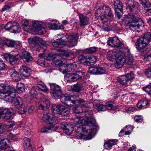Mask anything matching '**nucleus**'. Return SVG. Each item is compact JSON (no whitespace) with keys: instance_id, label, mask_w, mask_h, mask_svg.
Masks as SVG:
<instances>
[{"instance_id":"obj_1","label":"nucleus","mask_w":151,"mask_h":151,"mask_svg":"<svg viewBox=\"0 0 151 151\" xmlns=\"http://www.w3.org/2000/svg\"><path fill=\"white\" fill-rule=\"evenodd\" d=\"M96 122L93 118L83 116L79 118V120L75 124V129L77 133L82 132L87 137L90 136L91 139L96 133L98 127L96 125Z\"/></svg>"},{"instance_id":"obj_2","label":"nucleus","mask_w":151,"mask_h":151,"mask_svg":"<svg viewBox=\"0 0 151 151\" xmlns=\"http://www.w3.org/2000/svg\"><path fill=\"white\" fill-rule=\"evenodd\" d=\"M57 38L59 41L65 42L66 45L69 47H71L76 45L78 36L77 33H73L68 35L66 34H58L57 35Z\"/></svg>"},{"instance_id":"obj_3","label":"nucleus","mask_w":151,"mask_h":151,"mask_svg":"<svg viewBox=\"0 0 151 151\" xmlns=\"http://www.w3.org/2000/svg\"><path fill=\"white\" fill-rule=\"evenodd\" d=\"M29 45L33 47H36L38 51L45 52L48 45V43L42 38L38 37H31L28 39Z\"/></svg>"},{"instance_id":"obj_4","label":"nucleus","mask_w":151,"mask_h":151,"mask_svg":"<svg viewBox=\"0 0 151 151\" xmlns=\"http://www.w3.org/2000/svg\"><path fill=\"white\" fill-rule=\"evenodd\" d=\"M122 22L129 27L130 30H133L132 28H134L136 27V23L138 22V25H144L143 21L137 17L134 16L133 14H129L125 15L122 19Z\"/></svg>"},{"instance_id":"obj_5","label":"nucleus","mask_w":151,"mask_h":151,"mask_svg":"<svg viewBox=\"0 0 151 151\" xmlns=\"http://www.w3.org/2000/svg\"><path fill=\"white\" fill-rule=\"evenodd\" d=\"M97 11L98 12H100L99 20L104 24L107 22L110 18L113 17L111 9L107 6H101L97 9Z\"/></svg>"},{"instance_id":"obj_6","label":"nucleus","mask_w":151,"mask_h":151,"mask_svg":"<svg viewBox=\"0 0 151 151\" xmlns=\"http://www.w3.org/2000/svg\"><path fill=\"white\" fill-rule=\"evenodd\" d=\"M151 40V34L150 32L145 33L144 35L137 40L135 45L136 48L141 50L144 49Z\"/></svg>"},{"instance_id":"obj_7","label":"nucleus","mask_w":151,"mask_h":151,"mask_svg":"<svg viewBox=\"0 0 151 151\" xmlns=\"http://www.w3.org/2000/svg\"><path fill=\"white\" fill-rule=\"evenodd\" d=\"M13 91L10 94L9 96L8 95L5 96V98H7L6 101L12 103V105L16 108H20L22 105V99L20 97H15L16 96V91L15 89L14 90L12 88Z\"/></svg>"},{"instance_id":"obj_8","label":"nucleus","mask_w":151,"mask_h":151,"mask_svg":"<svg viewBox=\"0 0 151 151\" xmlns=\"http://www.w3.org/2000/svg\"><path fill=\"white\" fill-rule=\"evenodd\" d=\"M4 58L10 64L14 65L20 58V55L17 51H12L9 53L5 54Z\"/></svg>"},{"instance_id":"obj_9","label":"nucleus","mask_w":151,"mask_h":151,"mask_svg":"<svg viewBox=\"0 0 151 151\" xmlns=\"http://www.w3.org/2000/svg\"><path fill=\"white\" fill-rule=\"evenodd\" d=\"M51 96L55 99L59 98L62 93L60 87L54 83L50 84Z\"/></svg>"},{"instance_id":"obj_10","label":"nucleus","mask_w":151,"mask_h":151,"mask_svg":"<svg viewBox=\"0 0 151 151\" xmlns=\"http://www.w3.org/2000/svg\"><path fill=\"white\" fill-rule=\"evenodd\" d=\"M4 27L7 31L14 33H19L21 30L19 24L15 22H9Z\"/></svg>"},{"instance_id":"obj_11","label":"nucleus","mask_w":151,"mask_h":151,"mask_svg":"<svg viewBox=\"0 0 151 151\" xmlns=\"http://www.w3.org/2000/svg\"><path fill=\"white\" fill-rule=\"evenodd\" d=\"M134 77V74L132 73H127L126 75H122L118 78V82L122 86L125 85L126 86L130 80Z\"/></svg>"},{"instance_id":"obj_12","label":"nucleus","mask_w":151,"mask_h":151,"mask_svg":"<svg viewBox=\"0 0 151 151\" xmlns=\"http://www.w3.org/2000/svg\"><path fill=\"white\" fill-rule=\"evenodd\" d=\"M107 44L111 47H116L119 49L122 48L124 47V44L120 42L116 36L109 38L107 41Z\"/></svg>"},{"instance_id":"obj_13","label":"nucleus","mask_w":151,"mask_h":151,"mask_svg":"<svg viewBox=\"0 0 151 151\" xmlns=\"http://www.w3.org/2000/svg\"><path fill=\"white\" fill-rule=\"evenodd\" d=\"M73 98H74V96L65 94V95L62 94L59 98L63 104L71 107L73 106L75 104V101L71 99Z\"/></svg>"},{"instance_id":"obj_14","label":"nucleus","mask_w":151,"mask_h":151,"mask_svg":"<svg viewBox=\"0 0 151 151\" xmlns=\"http://www.w3.org/2000/svg\"><path fill=\"white\" fill-rule=\"evenodd\" d=\"M115 60V66L116 68H119L122 67L125 62L126 56L124 53L119 52L117 53Z\"/></svg>"},{"instance_id":"obj_15","label":"nucleus","mask_w":151,"mask_h":151,"mask_svg":"<svg viewBox=\"0 0 151 151\" xmlns=\"http://www.w3.org/2000/svg\"><path fill=\"white\" fill-rule=\"evenodd\" d=\"M53 114H51L48 113H45L42 117V120L44 122L47 123L48 124H53L55 125L57 122V120L55 116H54Z\"/></svg>"},{"instance_id":"obj_16","label":"nucleus","mask_w":151,"mask_h":151,"mask_svg":"<svg viewBox=\"0 0 151 151\" xmlns=\"http://www.w3.org/2000/svg\"><path fill=\"white\" fill-rule=\"evenodd\" d=\"M114 8L116 16L120 18L122 14L123 5L119 0H114Z\"/></svg>"},{"instance_id":"obj_17","label":"nucleus","mask_w":151,"mask_h":151,"mask_svg":"<svg viewBox=\"0 0 151 151\" xmlns=\"http://www.w3.org/2000/svg\"><path fill=\"white\" fill-rule=\"evenodd\" d=\"M143 6V10L146 15H151V4L149 0H139Z\"/></svg>"},{"instance_id":"obj_18","label":"nucleus","mask_w":151,"mask_h":151,"mask_svg":"<svg viewBox=\"0 0 151 151\" xmlns=\"http://www.w3.org/2000/svg\"><path fill=\"white\" fill-rule=\"evenodd\" d=\"M12 88L14 90L15 89L14 88L12 87L11 88H8L6 86L2 84H0V94L1 96H3L5 100L7 99V98H5V96H9L10 94L13 91L12 90Z\"/></svg>"},{"instance_id":"obj_19","label":"nucleus","mask_w":151,"mask_h":151,"mask_svg":"<svg viewBox=\"0 0 151 151\" xmlns=\"http://www.w3.org/2000/svg\"><path fill=\"white\" fill-rule=\"evenodd\" d=\"M84 73H83L81 71H76L75 73L67 74L66 76L69 79L68 80L75 81L81 78L82 77L84 76Z\"/></svg>"},{"instance_id":"obj_20","label":"nucleus","mask_w":151,"mask_h":151,"mask_svg":"<svg viewBox=\"0 0 151 151\" xmlns=\"http://www.w3.org/2000/svg\"><path fill=\"white\" fill-rule=\"evenodd\" d=\"M32 26L35 31L38 32L39 34L42 35L46 32L45 28L42 26V23L41 22H34Z\"/></svg>"},{"instance_id":"obj_21","label":"nucleus","mask_w":151,"mask_h":151,"mask_svg":"<svg viewBox=\"0 0 151 151\" xmlns=\"http://www.w3.org/2000/svg\"><path fill=\"white\" fill-rule=\"evenodd\" d=\"M4 136L3 134L0 135V149L4 150L9 147L11 145V141L8 139H2V138Z\"/></svg>"},{"instance_id":"obj_22","label":"nucleus","mask_w":151,"mask_h":151,"mask_svg":"<svg viewBox=\"0 0 151 151\" xmlns=\"http://www.w3.org/2000/svg\"><path fill=\"white\" fill-rule=\"evenodd\" d=\"M61 127L63 129L64 132L68 135L70 134L73 130V126L69 123H66L62 124Z\"/></svg>"},{"instance_id":"obj_23","label":"nucleus","mask_w":151,"mask_h":151,"mask_svg":"<svg viewBox=\"0 0 151 151\" xmlns=\"http://www.w3.org/2000/svg\"><path fill=\"white\" fill-rule=\"evenodd\" d=\"M7 72L8 74L10 75L13 80L16 81H18L20 80L21 77V75L14 69H10Z\"/></svg>"},{"instance_id":"obj_24","label":"nucleus","mask_w":151,"mask_h":151,"mask_svg":"<svg viewBox=\"0 0 151 151\" xmlns=\"http://www.w3.org/2000/svg\"><path fill=\"white\" fill-rule=\"evenodd\" d=\"M3 42L4 45L11 47H16L20 44V43L19 41H15L13 40L9 39L4 40L3 41Z\"/></svg>"},{"instance_id":"obj_25","label":"nucleus","mask_w":151,"mask_h":151,"mask_svg":"<svg viewBox=\"0 0 151 151\" xmlns=\"http://www.w3.org/2000/svg\"><path fill=\"white\" fill-rule=\"evenodd\" d=\"M39 109L40 110H44L49 108L50 102L48 99L45 98H42L41 99Z\"/></svg>"},{"instance_id":"obj_26","label":"nucleus","mask_w":151,"mask_h":151,"mask_svg":"<svg viewBox=\"0 0 151 151\" xmlns=\"http://www.w3.org/2000/svg\"><path fill=\"white\" fill-rule=\"evenodd\" d=\"M21 58L26 64H30L33 60V58L30 54L26 51L22 52Z\"/></svg>"},{"instance_id":"obj_27","label":"nucleus","mask_w":151,"mask_h":151,"mask_svg":"<svg viewBox=\"0 0 151 151\" xmlns=\"http://www.w3.org/2000/svg\"><path fill=\"white\" fill-rule=\"evenodd\" d=\"M0 114H4V119L5 120H8L12 116V113L8 108H0Z\"/></svg>"},{"instance_id":"obj_28","label":"nucleus","mask_w":151,"mask_h":151,"mask_svg":"<svg viewBox=\"0 0 151 151\" xmlns=\"http://www.w3.org/2000/svg\"><path fill=\"white\" fill-rule=\"evenodd\" d=\"M74 67V65L71 63L69 64H65L63 68H60L59 69V71L64 74L68 72L71 71Z\"/></svg>"},{"instance_id":"obj_29","label":"nucleus","mask_w":151,"mask_h":151,"mask_svg":"<svg viewBox=\"0 0 151 151\" xmlns=\"http://www.w3.org/2000/svg\"><path fill=\"white\" fill-rule=\"evenodd\" d=\"M74 101H75V104L76 103L80 104V106H82L85 107L89 108V105L91 104L90 102L84 101L83 99L79 98L77 96H74Z\"/></svg>"},{"instance_id":"obj_30","label":"nucleus","mask_w":151,"mask_h":151,"mask_svg":"<svg viewBox=\"0 0 151 151\" xmlns=\"http://www.w3.org/2000/svg\"><path fill=\"white\" fill-rule=\"evenodd\" d=\"M19 72L24 76L26 77L30 76L31 70L26 65H22L20 68Z\"/></svg>"},{"instance_id":"obj_31","label":"nucleus","mask_w":151,"mask_h":151,"mask_svg":"<svg viewBox=\"0 0 151 151\" xmlns=\"http://www.w3.org/2000/svg\"><path fill=\"white\" fill-rule=\"evenodd\" d=\"M32 139L31 138L25 137L24 138L23 143L25 151H32L31 146V142Z\"/></svg>"},{"instance_id":"obj_32","label":"nucleus","mask_w":151,"mask_h":151,"mask_svg":"<svg viewBox=\"0 0 151 151\" xmlns=\"http://www.w3.org/2000/svg\"><path fill=\"white\" fill-rule=\"evenodd\" d=\"M64 106L60 104L53 105L52 107L51 111L52 114H55L57 113L60 114L63 109H64Z\"/></svg>"},{"instance_id":"obj_33","label":"nucleus","mask_w":151,"mask_h":151,"mask_svg":"<svg viewBox=\"0 0 151 151\" xmlns=\"http://www.w3.org/2000/svg\"><path fill=\"white\" fill-rule=\"evenodd\" d=\"M60 56H65L68 60H71L73 58L74 56L70 51L63 50L60 52L59 54Z\"/></svg>"},{"instance_id":"obj_34","label":"nucleus","mask_w":151,"mask_h":151,"mask_svg":"<svg viewBox=\"0 0 151 151\" xmlns=\"http://www.w3.org/2000/svg\"><path fill=\"white\" fill-rule=\"evenodd\" d=\"M54 125L53 124H49L47 126H43L42 128L41 132L43 133L52 132L55 130Z\"/></svg>"},{"instance_id":"obj_35","label":"nucleus","mask_w":151,"mask_h":151,"mask_svg":"<svg viewBox=\"0 0 151 151\" xmlns=\"http://www.w3.org/2000/svg\"><path fill=\"white\" fill-rule=\"evenodd\" d=\"M79 19L81 26L87 25L88 23L89 18L82 14H80L79 15Z\"/></svg>"},{"instance_id":"obj_36","label":"nucleus","mask_w":151,"mask_h":151,"mask_svg":"<svg viewBox=\"0 0 151 151\" xmlns=\"http://www.w3.org/2000/svg\"><path fill=\"white\" fill-rule=\"evenodd\" d=\"M129 10L132 11L135 14H137L138 12V8L137 4L135 2H132L128 6Z\"/></svg>"},{"instance_id":"obj_37","label":"nucleus","mask_w":151,"mask_h":151,"mask_svg":"<svg viewBox=\"0 0 151 151\" xmlns=\"http://www.w3.org/2000/svg\"><path fill=\"white\" fill-rule=\"evenodd\" d=\"M117 142V140L116 139L108 141L104 143V147L106 149H110L113 145H115Z\"/></svg>"},{"instance_id":"obj_38","label":"nucleus","mask_w":151,"mask_h":151,"mask_svg":"<svg viewBox=\"0 0 151 151\" xmlns=\"http://www.w3.org/2000/svg\"><path fill=\"white\" fill-rule=\"evenodd\" d=\"M58 39H56L52 42V46L56 48H62L66 45L65 42L61 41V42L59 41Z\"/></svg>"},{"instance_id":"obj_39","label":"nucleus","mask_w":151,"mask_h":151,"mask_svg":"<svg viewBox=\"0 0 151 151\" xmlns=\"http://www.w3.org/2000/svg\"><path fill=\"white\" fill-rule=\"evenodd\" d=\"M37 88L45 92L48 93L49 92V89L45 85L44 83L42 81H39L37 83Z\"/></svg>"},{"instance_id":"obj_40","label":"nucleus","mask_w":151,"mask_h":151,"mask_svg":"<svg viewBox=\"0 0 151 151\" xmlns=\"http://www.w3.org/2000/svg\"><path fill=\"white\" fill-rule=\"evenodd\" d=\"M117 54L115 52L112 50L109 51L107 53V59L110 61H113L114 59H116Z\"/></svg>"},{"instance_id":"obj_41","label":"nucleus","mask_w":151,"mask_h":151,"mask_svg":"<svg viewBox=\"0 0 151 151\" xmlns=\"http://www.w3.org/2000/svg\"><path fill=\"white\" fill-rule=\"evenodd\" d=\"M148 104V102L147 100H142L137 103V106L140 109H144L146 108Z\"/></svg>"},{"instance_id":"obj_42","label":"nucleus","mask_w":151,"mask_h":151,"mask_svg":"<svg viewBox=\"0 0 151 151\" xmlns=\"http://www.w3.org/2000/svg\"><path fill=\"white\" fill-rule=\"evenodd\" d=\"M25 90L24 85L22 83H18L17 86V90L16 92L19 93L23 92Z\"/></svg>"},{"instance_id":"obj_43","label":"nucleus","mask_w":151,"mask_h":151,"mask_svg":"<svg viewBox=\"0 0 151 151\" xmlns=\"http://www.w3.org/2000/svg\"><path fill=\"white\" fill-rule=\"evenodd\" d=\"M58 22L55 20L51 21L48 23L49 26L50 28L51 29L56 30L58 29Z\"/></svg>"},{"instance_id":"obj_44","label":"nucleus","mask_w":151,"mask_h":151,"mask_svg":"<svg viewBox=\"0 0 151 151\" xmlns=\"http://www.w3.org/2000/svg\"><path fill=\"white\" fill-rule=\"evenodd\" d=\"M52 53H49L47 55L45 54H40L39 55V56L42 58L43 57L44 58L47 60H51L54 59V57Z\"/></svg>"},{"instance_id":"obj_45","label":"nucleus","mask_w":151,"mask_h":151,"mask_svg":"<svg viewBox=\"0 0 151 151\" xmlns=\"http://www.w3.org/2000/svg\"><path fill=\"white\" fill-rule=\"evenodd\" d=\"M85 107H83L81 106H76L73 108V111L76 113H82L84 111V108Z\"/></svg>"},{"instance_id":"obj_46","label":"nucleus","mask_w":151,"mask_h":151,"mask_svg":"<svg viewBox=\"0 0 151 151\" xmlns=\"http://www.w3.org/2000/svg\"><path fill=\"white\" fill-rule=\"evenodd\" d=\"M22 26L23 28L25 31H28V29H31L28 20H24L22 21Z\"/></svg>"},{"instance_id":"obj_47","label":"nucleus","mask_w":151,"mask_h":151,"mask_svg":"<svg viewBox=\"0 0 151 151\" xmlns=\"http://www.w3.org/2000/svg\"><path fill=\"white\" fill-rule=\"evenodd\" d=\"M82 88V86L81 84L77 83L74 84L73 89V91L79 93L81 91Z\"/></svg>"},{"instance_id":"obj_48","label":"nucleus","mask_w":151,"mask_h":151,"mask_svg":"<svg viewBox=\"0 0 151 151\" xmlns=\"http://www.w3.org/2000/svg\"><path fill=\"white\" fill-rule=\"evenodd\" d=\"M133 60L134 59L132 56L131 55H129L126 57L125 62L128 65H131L133 63Z\"/></svg>"},{"instance_id":"obj_49","label":"nucleus","mask_w":151,"mask_h":151,"mask_svg":"<svg viewBox=\"0 0 151 151\" xmlns=\"http://www.w3.org/2000/svg\"><path fill=\"white\" fill-rule=\"evenodd\" d=\"M37 93L35 87H32L30 90L29 94L33 98L36 97Z\"/></svg>"},{"instance_id":"obj_50","label":"nucleus","mask_w":151,"mask_h":151,"mask_svg":"<svg viewBox=\"0 0 151 151\" xmlns=\"http://www.w3.org/2000/svg\"><path fill=\"white\" fill-rule=\"evenodd\" d=\"M143 90L146 91L149 95L151 96V83L143 88Z\"/></svg>"},{"instance_id":"obj_51","label":"nucleus","mask_w":151,"mask_h":151,"mask_svg":"<svg viewBox=\"0 0 151 151\" xmlns=\"http://www.w3.org/2000/svg\"><path fill=\"white\" fill-rule=\"evenodd\" d=\"M55 63L56 65L59 66H60V69L61 68H63V66H64L65 62L64 61V62H63L62 61L61 59H57L55 61Z\"/></svg>"},{"instance_id":"obj_52","label":"nucleus","mask_w":151,"mask_h":151,"mask_svg":"<svg viewBox=\"0 0 151 151\" xmlns=\"http://www.w3.org/2000/svg\"><path fill=\"white\" fill-rule=\"evenodd\" d=\"M88 72L92 74H98V67H92L90 68Z\"/></svg>"},{"instance_id":"obj_53","label":"nucleus","mask_w":151,"mask_h":151,"mask_svg":"<svg viewBox=\"0 0 151 151\" xmlns=\"http://www.w3.org/2000/svg\"><path fill=\"white\" fill-rule=\"evenodd\" d=\"M133 127L131 125H127L124 129L126 130V135H129L130 134L132 130Z\"/></svg>"},{"instance_id":"obj_54","label":"nucleus","mask_w":151,"mask_h":151,"mask_svg":"<svg viewBox=\"0 0 151 151\" xmlns=\"http://www.w3.org/2000/svg\"><path fill=\"white\" fill-rule=\"evenodd\" d=\"M87 59L90 61L92 65L95 63L96 61V57L93 55H91L88 56Z\"/></svg>"},{"instance_id":"obj_55","label":"nucleus","mask_w":151,"mask_h":151,"mask_svg":"<svg viewBox=\"0 0 151 151\" xmlns=\"http://www.w3.org/2000/svg\"><path fill=\"white\" fill-rule=\"evenodd\" d=\"M96 51L97 48L95 47H91L86 50V52L88 54L93 53Z\"/></svg>"},{"instance_id":"obj_56","label":"nucleus","mask_w":151,"mask_h":151,"mask_svg":"<svg viewBox=\"0 0 151 151\" xmlns=\"http://www.w3.org/2000/svg\"><path fill=\"white\" fill-rule=\"evenodd\" d=\"M69 112V109L65 106L64 109H63L60 115L63 116H65L68 114Z\"/></svg>"},{"instance_id":"obj_57","label":"nucleus","mask_w":151,"mask_h":151,"mask_svg":"<svg viewBox=\"0 0 151 151\" xmlns=\"http://www.w3.org/2000/svg\"><path fill=\"white\" fill-rule=\"evenodd\" d=\"M37 62L42 67H46L48 65L47 63L43 60L42 58L38 59Z\"/></svg>"},{"instance_id":"obj_58","label":"nucleus","mask_w":151,"mask_h":151,"mask_svg":"<svg viewBox=\"0 0 151 151\" xmlns=\"http://www.w3.org/2000/svg\"><path fill=\"white\" fill-rule=\"evenodd\" d=\"M113 102L112 101L106 103L105 105L106 106V109H107L108 110L112 109L113 108Z\"/></svg>"},{"instance_id":"obj_59","label":"nucleus","mask_w":151,"mask_h":151,"mask_svg":"<svg viewBox=\"0 0 151 151\" xmlns=\"http://www.w3.org/2000/svg\"><path fill=\"white\" fill-rule=\"evenodd\" d=\"M98 110L99 111H104L106 110V107L105 105L97 104L96 105Z\"/></svg>"},{"instance_id":"obj_60","label":"nucleus","mask_w":151,"mask_h":151,"mask_svg":"<svg viewBox=\"0 0 151 151\" xmlns=\"http://www.w3.org/2000/svg\"><path fill=\"white\" fill-rule=\"evenodd\" d=\"M23 131L25 135H29L31 134V130L27 126H25L24 127Z\"/></svg>"},{"instance_id":"obj_61","label":"nucleus","mask_w":151,"mask_h":151,"mask_svg":"<svg viewBox=\"0 0 151 151\" xmlns=\"http://www.w3.org/2000/svg\"><path fill=\"white\" fill-rule=\"evenodd\" d=\"M106 73V70L102 67H98V74H103Z\"/></svg>"},{"instance_id":"obj_62","label":"nucleus","mask_w":151,"mask_h":151,"mask_svg":"<svg viewBox=\"0 0 151 151\" xmlns=\"http://www.w3.org/2000/svg\"><path fill=\"white\" fill-rule=\"evenodd\" d=\"M6 128V126L4 124H0V135L3 134L2 133L4 132L5 129Z\"/></svg>"},{"instance_id":"obj_63","label":"nucleus","mask_w":151,"mask_h":151,"mask_svg":"<svg viewBox=\"0 0 151 151\" xmlns=\"http://www.w3.org/2000/svg\"><path fill=\"white\" fill-rule=\"evenodd\" d=\"M7 138L9 140V139H13L15 137V136L10 132H7L6 134Z\"/></svg>"},{"instance_id":"obj_64","label":"nucleus","mask_w":151,"mask_h":151,"mask_svg":"<svg viewBox=\"0 0 151 151\" xmlns=\"http://www.w3.org/2000/svg\"><path fill=\"white\" fill-rule=\"evenodd\" d=\"M88 57V56L86 57L83 55H81L78 57V60L80 61L81 63H83Z\"/></svg>"}]
</instances>
